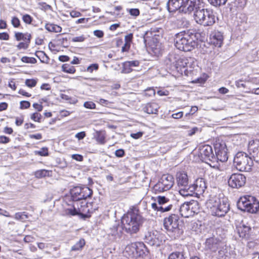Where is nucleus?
I'll return each mask as SVG.
<instances>
[{
    "label": "nucleus",
    "instance_id": "1",
    "mask_svg": "<svg viewBox=\"0 0 259 259\" xmlns=\"http://www.w3.org/2000/svg\"><path fill=\"white\" fill-rule=\"evenodd\" d=\"M145 221L137 207H132L121 219L122 229L130 234L137 233Z\"/></svg>",
    "mask_w": 259,
    "mask_h": 259
},
{
    "label": "nucleus",
    "instance_id": "2",
    "mask_svg": "<svg viewBox=\"0 0 259 259\" xmlns=\"http://www.w3.org/2000/svg\"><path fill=\"white\" fill-rule=\"evenodd\" d=\"M196 35L193 33L185 31L180 32L175 35L174 44L179 50L189 52L192 50L197 45L195 40Z\"/></svg>",
    "mask_w": 259,
    "mask_h": 259
},
{
    "label": "nucleus",
    "instance_id": "3",
    "mask_svg": "<svg viewBox=\"0 0 259 259\" xmlns=\"http://www.w3.org/2000/svg\"><path fill=\"white\" fill-rule=\"evenodd\" d=\"M87 199L78 202H73L71 205L64 209V214L67 216L81 215L88 217V214L93 213L96 208L93 207L92 202H88Z\"/></svg>",
    "mask_w": 259,
    "mask_h": 259
},
{
    "label": "nucleus",
    "instance_id": "4",
    "mask_svg": "<svg viewBox=\"0 0 259 259\" xmlns=\"http://www.w3.org/2000/svg\"><path fill=\"white\" fill-rule=\"evenodd\" d=\"M199 3V0H168L167 8L169 12L179 10L184 13H189L194 10H198Z\"/></svg>",
    "mask_w": 259,
    "mask_h": 259
},
{
    "label": "nucleus",
    "instance_id": "5",
    "mask_svg": "<svg viewBox=\"0 0 259 259\" xmlns=\"http://www.w3.org/2000/svg\"><path fill=\"white\" fill-rule=\"evenodd\" d=\"M209 203L211 205L210 207L211 214L214 216L224 217L230 208V205L226 198L212 197L209 199Z\"/></svg>",
    "mask_w": 259,
    "mask_h": 259
},
{
    "label": "nucleus",
    "instance_id": "6",
    "mask_svg": "<svg viewBox=\"0 0 259 259\" xmlns=\"http://www.w3.org/2000/svg\"><path fill=\"white\" fill-rule=\"evenodd\" d=\"M237 205L240 210L251 213H256L259 209V202L255 197L250 195L240 197Z\"/></svg>",
    "mask_w": 259,
    "mask_h": 259
},
{
    "label": "nucleus",
    "instance_id": "7",
    "mask_svg": "<svg viewBox=\"0 0 259 259\" xmlns=\"http://www.w3.org/2000/svg\"><path fill=\"white\" fill-rule=\"evenodd\" d=\"M253 158L246 153L238 152L234 158V165L236 169L241 171H249L253 165Z\"/></svg>",
    "mask_w": 259,
    "mask_h": 259
},
{
    "label": "nucleus",
    "instance_id": "8",
    "mask_svg": "<svg viewBox=\"0 0 259 259\" xmlns=\"http://www.w3.org/2000/svg\"><path fill=\"white\" fill-rule=\"evenodd\" d=\"M195 21L204 26H212L215 23V16L210 9H198L194 15Z\"/></svg>",
    "mask_w": 259,
    "mask_h": 259
},
{
    "label": "nucleus",
    "instance_id": "9",
    "mask_svg": "<svg viewBox=\"0 0 259 259\" xmlns=\"http://www.w3.org/2000/svg\"><path fill=\"white\" fill-rule=\"evenodd\" d=\"M179 217L175 214H172L164 219L163 225L167 232L174 233L175 236L178 237L183 233L180 228Z\"/></svg>",
    "mask_w": 259,
    "mask_h": 259
},
{
    "label": "nucleus",
    "instance_id": "10",
    "mask_svg": "<svg viewBox=\"0 0 259 259\" xmlns=\"http://www.w3.org/2000/svg\"><path fill=\"white\" fill-rule=\"evenodd\" d=\"M206 188L204 180L202 178L197 179L195 183L189 186L187 189L181 190V195L184 197L191 196L194 194L201 195Z\"/></svg>",
    "mask_w": 259,
    "mask_h": 259
},
{
    "label": "nucleus",
    "instance_id": "11",
    "mask_svg": "<svg viewBox=\"0 0 259 259\" xmlns=\"http://www.w3.org/2000/svg\"><path fill=\"white\" fill-rule=\"evenodd\" d=\"M174 184L173 177L170 175H163L153 187V192L159 193L169 190Z\"/></svg>",
    "mask_w": 259,
    "mask_h": 259
},
{
    "label": "nucleus",
    "instance_id": "12",
    "mask_svg": "<svg viewBox=\"0 0 259 259\" xmlns=\"http://www.w3.org/2000/svg\"><path fill=\"white\" fill-rule=\"evenodd\" d=\"M71 198L73 201L78 202L90 197L93 194L92 189L88 187H75L70 191Z\"/></svg>",
    "mask_w": 259,
    "mask_h": 259
},
{
    "label": "nucleus",
    "instance_id": "13",
    "mask_svg": "<svg viewBox=\"0 0 259 259\" xmlns=\"http://www.w3.org/2000/svg\"><path fill=\"white\" fill-rule=\"evenodd\" d=\"M199 210V204L196 201H191L184 203L180 208V212L182 217L189 218L197 213Z\"/></svg>",
    "mask_w": 259,
    "mask_h": 259
},
{
    "label": "nucleus",
    "instance_id": "14",
    "mask_svg": "<svg viewBox=\"0 0 259 259\" xmlns=\"http://www.w3.org/2000/svg\"><path fill=\"white\" fill-rule=\"evenodd\" d=\"M199 156L201 159L205 163L209 164L211 166H215V158L213 153L212 147L206 145L202 146L200 148Z\"/></svg>",
    "mask_w": 259,
    "mask_h": 259
},
{
    "label": "nucleus",
    "instance_id": "15",
    "mask_svg": "<svg viewBox=\"0 0 259 259\" xmlns=\"http://www.w3.org/2000/svg\"><path fill=\"white\" fill-rule=\"evenodd\" d=\"M214 148L215 150V162L220 161L224 162L227 161L228 157L227 154V149L225 142L220 140L216 141L214 144Z\"/></svg>",
    "mask_w": 259,
    "mask_h": 259
},
{
    "label": "nucleus",
    "instance_id": "16",
    "mask_svg": "<svg viewBox=\"0 0 259 259\" xmlns=\"http://www.w3.org/2000/svg\"><path fill=\"white\" fill-rule=\"evenodd\" d=\"M144 239L151 246H159L163 243V236L159 232L152 230L145 234Z\"/></svg>",
    "mask_w": 259,
    "mask_h": 259
},
{
    "label": "nucleus",
    "instance_id": "17",
    "mask_svg": "<svg viewBox=\"0 0 259 259\" xmlns=\"http://www.w3.org/2000/svg\"><path fill=\"white\" fill-rule=\"evenodd\" d=\"M228 183L230 187L233 188L238 189L245 185L246 177L241 174H233L228 179Z\"/></svg>",
    "mask_w": 259,
    "mask_h": 259
},
{
    "label": "nucleus",
    "instance_id": "18",
    "mask_svg": "<svg viewBox=\"0 0 259 259\" xmlns=\"http://www.w3.org/2000/svg\"><path fill=\"white\" fill-rule=\"evenodd\" d=\"M176 181L178 186L180 188L179 193L181 194V190L187 189L190 185H189V179L187 174L183 171H180L177 172Z\"/></svg>",
    "mask_w": 259,
    "mask_h": 259
},
{
    "label": "nucleus",
    "instance_id": "19",
    "mask_svg": "<svg viewBox=\"0 0 259 259\" xmlns=\"http://www.w3.org/2000/svg\"><path fill=\"white\" fill-rule=\"evenodd\" d=\"M166 64L169 65L172 69L178 70L182 67H185V64L183 60L179 58L178 55L175 54H169L166 60Z\"/></svg>",
    "mask_w": 259,
    "mask_h": 259
},
{
    "label": "nucleus",
    "instance_id": "20",
    "mask_svg": "<svg viewBox=\"0 0 259 259\" xmlns=\"http://www.w3.org/2000/svg\"><path fill=\"white\" fill-rule=\"evenodd\" d=\"M248 151L253 160L259 163V140H252L249 142Z\"/></svg>",
    "mask_w": 259,
    "mask_h": 259
},
{
    "label": "nucleus",
    "instance_id": "21",
    "mask_svg": "<svg viewBox=\"0 0 259 259\" xmlns=\"http://www.w3.org/2000/svg\"><path fill=\"white\" fill-rule=\"evenodd\" d=\"M220 244L221 241L219 239L210 237L206 239L204 244V248L211 252H215L219 249Z\"/></svg>",
    "mask_w": 259,
    "mask_h": 259
},
{
    "label": "nucleus",
    "instance_id": "22",
    "mask_svg": "<svg viewBox=\"0 0 259 259\" xmlns=\"http://www.w3.org/2000/svg\"><path fill=\"white\" fill-rule=\"evenodd\" d=\"M210 42L216 47H221L223 44L224 36L223 33L219 31H214L210 35Z\"/></svg>",
    "mask_w": 259,
    "mask_h": 259
},
{
    "label": "nucleus",
    "instance_id": "23",
    "mask_svg": "<svg viewBox=\"0 0 259 259\" xmlns=\"http://www.w3.org/2000/svg\"><path fill=\"white\" fill-rule=\"evenodd\" d=\"M237 232L239 237L245 239H248L249 237L251 228L245 224H242L237 227Z\"/></svg>",
    "mask_w": 259,
    "mask_h": 259
},
{
    "label": "nucleus",
    "instance_id": "24",
    "mask_svg": "<svg viewBox=\"0 0 259 259\" xmlns=\"http://www.w3.org/2000/svg\"><path fill=\"white\" fill-rule=\"evenodd\" d=\"M140 62L138 60L126 61L122 63V73H130L132 71V67L139 66Z\"/></svg>",
    "mask_w": 259,
    "mask_h": 259
},
{
    "label": "nucleus",
    "instance_id": "25",
    "mask_svg": "<svg viewBox=\"0 0 259 259\" xmlns=\"http://www.w3.org/2000/svg\"><path fill=\"white\" fill-rule=\"evenodd\" d=\"M122 226H120L118 223H115L110 228V234L115 238H121L122 235Z\"/></svg>",
    "mask_w": 259,
    "mask_h": 259
},
{
    "label": "nucleus",
    "instance_id": "26",
    "mask_svg": "<svg viewBox=\"0 0 259 259\" xmlns=\"http://www.w3.org/2000/svg\"><path fill=\"white\" fill-rule=\"evenodd\" d=\"M159 108V107L157 103H149L144 106L143 110L148 114H157Z\"/></svg>",
    "mask_w": 259,
    "mask_h": 259
},
{
    "label": "nucleus",
    "instance_id": "27",
    "mask_svg": "<svg viewBox=\"0 0 259 259\" xmlns=\"http://www.w3.org/2000/svg\"><path fill=\"white\" fill-rule=\"evenodd\" d=\"M151 207L155 210L160 211L161 212H165L169 211L171 209L172 207V204L171 203H169L168 204L167 203L166 204L157 207L156 203H152L151 204Z\"/></svg>",
    "mask_w": 259,
    "mask_h": 259
},
{
    "label": "nucleus",
    "instance_id": "28",
    "mask_svg": "<svg viewBox=\"0 0 259 259\" xmlns=\"http://www.w3.org/2000/svg\"><path fill=\"white\" fill-rule=\"evenodd\" d=\"M15 37L17 41L23 40L30 42L31 35L29 33H23L22 32H15Z\"/></svg>",
    "mask_w": 259,
    "mask_h": 259
},
{
    "label": "nucleus",
    "instance_id": "29",
    "mask_svg": "<svg viewBox=\"0 0 259 259\" xmlns=\"http://www.w3.org/2000/svg\"><path fill=\"white\" fill-rule=\"evenodd\" d=\"M232 256L234 258V254H231L226 248L219 250L217 254L218 259H231Z\"/></svg>",
    "mask_w": 259,
    "mask_h": 259
},
{
    "label": "nucleus",
    "instance_id": "30",
    "mask_svg": "<svg viewBox=\"0 0 259 259\" xmlns=\"http://www.w3.org/2000/svg\"><path fill=\"white\" fill-rule=\"evenodd\" d=\"M45 28L49 32H60L62 30L60 26L52 23H47Z\"/></svg>",
    "mask_w": 259,
    "mask_h": 259
},
{
    "label": "nucleus",
    "instance_id": "31",
    "mask_svg": "<svg viewBox=\"0 0 259 259\" xmlns=\"http://www.w3.org/2000/svg\"><path fill=\"white\" fill-rule=\"evenodd\" d=\"M35 56L44 63H48L50 58L44 51H36Z\"/></svg>",
    "mask_w": 259,
    "mask_h": 259
},
{
    "label": "nucleus",
    "instance_id": "32",
    "mask_svg": "<svg viewBox=\"0 0 259 259\" xmlns=\"http://www.w3.org/2000/svg\"><path fill=\"white\" fill-rule=\"evenodd\" d=\"M156 200L157 202L156 203L157 207L166 204L167 203L168 204L169 203H171L170 199L164 196H158L156 197Z\"/></svg>",
    "mask_w": 259,
    "mask_h": 259
},
{
    "label": "nucleus",
    "instance_id": "33",
    "mask_svg": "<svg viewBox=\"0 0 259 259\" xmlns=\"http://www.w3.org/2000/svg\"><path fill=\"white\" fill-rule=\"evenodd\" d=\"M96 140L100 144H104L105 143V135L101 131H97L95 135Z\"/></svg>",
    "mask_w": 259,
    "mask_h": 259
},
{
    "label": "nucleus",
    "instance_id": "34",
    "mask_svg": "<svg viewBox=\"0 0 259 259\" xmlns=\"http://www.w3.org/2000/svg\"><path fill=\"white\" fill-rule=\"evenodd\" d=\"M168 259H186V257L183 252L176 251L170 253Z\"/></svg>",
    "mask_w": 259,
    "mask_h": 259
},
{
    "label": "nucleus",
    "instance_id": "35",
    "mask_svg": "<svg viewBox=\"0 0 259 259\" xmlns=\"http://www.w3.org/2000/svg\"><path fill=\"white\" fill-rule=\"evenodd\" d=\"M62 71L70 74H73L75 72V69L74 66L70 64H65L62 66Z\"/></svg>",
    "mask_w": 259,
    "mask_h": 259
},
{
    "label": "nucleus",
    "instance_id": "36",
    "mask_svg": "<svg viewBox=\"0 0 259 259\" xmlns=\"http://www.w3.org/2000/svg\"><path fill=\"white\" fill-rule=\"evenodd\" d=\"M85 244V241L83 239H80L77 242L75 243L71 247L73 251H77L81 249Z\"/></svg>",
    "mask_w": 259,
    "mask_h": 259
},
{
    "label": "nucleus",
    "instance_id": "37",
    "mask_svg": "<svg viewBox=\"0 0 259 259\" xmlns=\"http://www.w3.org/2000/svg\"><path fill=\"white\" fill-rule=\"evenodd\" d=\"M50 171L46 169H40L37 170L35 172V176L37 178H41L50 175Z\"/></svg>",
    "mask_w": 259,
    "mask_h": 259
},
{
    "label": "nucleus",
    "instance_id": "38",
    "mask_svg": "<svg viewBox=\"0 0 259 259\" xmlns=\"http://www.w3.org/2000/svg\"><path fill=\"white\" fill-rule=\"evenodd\" d=\"M14 218L16 220L24 221L28 219V215L25 212H19L15 213Z\"/></svg>",
    "mask_w": 259,
    "mask_h": 259
},
{
    "label": "nucleus",
    "instance_id": "39",
    "mask_svg": "<svg viewBox=\"0 0 259 259\" xmlns=\"http://www.w3.org/2000/svg\"><path fill=\"white\" fill-rule=\"evenodd\" d=\"M227 0H208V2L215 7L225 5Z\"/></svg>",
    "mask_w": 259,
    "mask_h": 259
},
{
    "label": "nucleus",
    "instance_id": "40",
    "mask_svg": "<svg viewBox=\"0 0 259 259\" xmlns=\"http://www.w3.org/2000/svg\"><path fill=\"white\" fill-rule=\"evenodd\" d=\"M21 60L23 62L26 63L35 64L37 62L35 58L27 56L22 57Z\"/></svg>",
    "mask_w": 259,
    "mask_h": 259
},
{
    "label": "nucleus",
    "instance_id": "41",
    "mask_svg": "<svg viewBox=\"0 0 259 259\" xmlns=\"http://www.w3.org/2000/svg\"><path fill=\"white\" fill-rule=\"evenodd\" d=\"M25 85L29 88L34 87L37 83V80L34 79H27L25 82Z\"/></svg>",
    "mask_w": 259,
    "mask_h": 259
},
{
    "label": "nucleus",
    "instance_id": "42",
    "mask_svg": "<svg viewBox=\"0 0 259 259\" xmlns=\"http://www.w3.org/2000/svg\"><path fill=\"white\" fill-rule=\"evenodd\" d=\"M35 153L42 156H46L49 155L48 148L47 147H42L40 150L35 151Z\"/></svg>",
    "mask_w": 259,
    "mask_h": 259
},
{
    "label": "nucleus",
    "instance_id": "43",
    "mask_svg": "<svg viewBox=\"0 0 259 259\" xmlns=\"http://www.w3.org/2000/svg\"><path fill=\"white\" fill-rule=\"evenodd\" d=\"M32 17L28 14H25L22 16V20L26 24H30L32 23Z\"/></svg>",
    "mask_w": 259,
    "mask_h": 259
},
{
    "label": "nucleus",
    "instance_id": "44",
    "mask_svg": "<svg viewBox=\"0 0 259 259\" xmlns=\"http://www.w3.org/2000/svg\"><path fill=\"white\" fill-rule=\"evenodd\" d=\"M83 106L87 109H93L96 108V104L92 101H87L83 104Z\"/></svg>",
    "mask_w": 259,
    "mask_h": 259
},
{
    "label": "nucleus",
    "instance_id": "45",
    "mask_svg": "<svg viewBox=\"0 0 259 259\" xmlns=\"http://www.w3.org/2000/svg\"><path fill=\"white\" fill-rule=\"evenodd\" d=\"M41 118V114L37 112L33 113L31 116V119L36 122H40Z\"/></svg>",
    "mask_w": 259,
    "mask_h": 259
},
{
    "label": "nucleus",
    "instance_id": "46",
    "mask_svg": "<svg viewBox=\"0 0 259 259\" xmlns=\"http://www.w3.org/2000/svg\"><path fill=\"white\" fill-rule=\"evenodd\" d=\"M11 23L12 25L15 28H17L20 25V21L19 19L16 17H12L11 20Z\"/></svg>",
    "mask_w": 259,
    "mask_h": 259
},
{
    "label": "nucleus",
    "instance_id": "47",
    "mask_svg": "<svg viewBox=\"0 0 259 259\" xmlns=\"http://www.w3.org/2000/svg\"><path fill=\"white\" fill-rule=\"evenodd\" d=\"M30 42L28 41H23L20 42L17 46V48L19 50L23 49H26L28 48Z\"/></svg>",
    "mask_w": 259,
    "mask_h": 259
},
{
    "label": "nucleus",
    "instance_id": "48",
    "mask_svg": "<svg viewBox=\"0 0 259 259\" xmlns=\"http://www.w3.org/2000/svg\"><path fill=\"white\" fill-rule=\"evenodd\" d=\"M30 106V103L27 101H22L20 103V108L21 109H27Z\"/></svg>",
    "mask_w": 259,
    "mask_h": 259
},
{
    "label": "nucleus",
    "instance_id": "49",
    "mask_svg": "<svg viewBox=\"0 0 259 259\" xmlns=\"http://www.w3.org/2000/svg\"><path fill=\"white\" fill-rule=\"evenodd\" d=\"M99 68V65L98 64H92L91 65H90L88 68L87 70L92 73L93 72L94 70H97Z\"/></svg>",
    "mask_w": 259,
    "mask_h": 259
},
{
    "label": "nucleus",
    "instance_id": "50",
    "mask_svg": "<svg viewBox=\"0 0 259 259\" xmlns=\"http://www.w3.org/2000/svg\"><path fill=\"white\" fill-rule=\"evenodd\" d=\"M85 39V36L83 35H81L79 36H76L72 38L73 42H83Z\"/></svg>",
    "mask_w": 259,
    "mask_h": 259
},
{
    "label": "nucleus",
    "instance_id": "51",
    "mask_svg": "<svg viewBox=\"0 0 259 259\" xmlns=\"http://www.w3.org/2000/svg\"><path fill=\"white\" fill-rule=\"evenodd\" d=\"M130 14L133 16L137 17L140 14V11L138 9H131L128 10Z\"/></svg>",
    "mask_w": 259,
    "mask_h": 259
},
{
    "label": "nucleus",
    "instance_id": "52",
    "mask_svg": "<svg viewBox=\"0 0 259 259\" xmlns=\"http://www.w3.org/2000/svg\"><path fill=\"white\" fill-rule=\"evenodd\" d=\"M133 38V34L131 33L125 36L124 40L125 42L131 44Z\"/></svg>",
    "mask_w": 259,
    "mask_h": 259
},
{
    "label": "nucleus",
    "instance_id": "53",
    "mask_svg": "<svg viewBox=\"0 0 259 259\" xmlns=\"http://www.w3.org/2000/svg\"><path fill=\"white\" fill-rule=\"evenodd\" d=\"M236 4L237 5V7L243 8L244 7L246 4V0H236Z\"/></svg>",
    "mask_w": 259,
    "mask_h": 259
},
{
    "label": "nucleus",
    "instance_id": "54",
    "mask_svg": "<svg viewBox=\"0 0 259 259\" xmlns=\"http://www.w3.org/2000/svg\"><path fill=\"white\" fill-rule=\"evenodd\" d=\"M86 136V134L84 132H81L77 133L75 135V137L79 140L83 139Z\"/></svg>",
    "mask_w": 259,
    "mask_h": 259
},
{
    "label": "nucleus",
    "instance_id": "55",
    "mask_svg": "<svg viewBox=\"0 0 259 259\" xmlns=\"http://www.w3.org/2000/svg\"><path fill=\"white\" fill-rule=\"evenodd\" d=\"M115 155L117 157H122L124 155V151L122 149H118L115 151Z\"/></svg>",
    "mask_w": 259,
    "mask_h": 259
},
{
    "label": "nucleus",
    "instance_id": "56",
    "mask_svg": "<svg viewBox=\"0 0 259 259\" xmlns=\"http://www.w3.org/2000/svg\"><path fill=\"white\" fill-rule=\"evenodd\" d=\"M72 158L77 161H81L83 160V156L80 154H73L71 156Z\"/></svg>",
    "mask_w": 259,
    "mask_h": 259
},
{
    "label": "nucleus",
    "instance_id": "57",
    "mask_svg": "<svg viewBox=\"0 0 259 259\" xmlns=\"http://www.w3.org/2000/svg\"><path fill=\"white\" fill-rule=\"evenodd\" d=\"M10 142V139L5 136H0V143L6 144Z\"/></svg>",
    "mask_w": 259,
    "mask_h": 259
},
{
    "label": "nucleus",
    "instance_id": "58",
    "mask_svg": "<svg viewBox=\"0 0 259 259\" xmlns=\"http://www.w3.org/2000/svg\"><path fill=\"white\" fill-rule=\"evenodd\" d=\"M143 133L141 132L137 133H132L131 134V137L135 139H138L143 136Z\"/></svg>",
    "mask_w": 259,
    "mask_h": 259
},
{
    "label": "nucleus",
    "instance_id": "59",
    "mask_svg": "<svg viewBox=\"0 0 259 259\" xmlns=\"http://www.w3.org/2000/svg\"><path fill=\"white\" fill-rule=\"evenodd\" d=\"M94 34L98 38H101L104 35V32L100 30H96L94 31Z\"/></svg>",
    "mask_w": 259,
    "mask_h": 259
},
{
    "label": "nucleus",
    "instance_id": "60",
    "mask_svg": "<svg viewBox=\"0 0 259 259\" xmlns=\"http://www.w3.org/2000/svg\"><path fill=\"white\" fill-rule=\"evenodd\" d=\"M9 38V35L7 32L0 33V39L7 40Z\"/></svg>",
    "mask_w": 259,
    "mask_h": 259
},
{
    "label": "nucleus",
    "instance_id": "61",
    "mask_svg": "<svg viewBox=\"0 0 259 259\" xmlns=\"http://www.w3.org/2000/svg\"><path fill=\"white\" fill-rule=\"evenodd\" d=\"M243 80L240 79V80H238L237 81H236L235 82V85H236V87L238 88H245V84L243 82Z\"/></svg>",
    "mask_w": 259,
    "mask_h": 259
},
{
    "label": "nucleus",
    "instance_id": "62",
    "mask_svg": "<svg viewBox=\"0 0 259 259\" xmlns=\"http://www.w3.org/2000/svg\"><path fill=\"white\" fill-rule=\"evenodd\" d=\"M71 17L72 18L78 17L81 16V13L76 11H72L70 13Z\"/></svg>",
    "mask_w": 259,
    "mask_h": 259
},
{
    "label": "nucleus",
    "instance_id": "63",
    "mask_svg": "<svg viewBox=\"0 0 259 259\" xmlns=\"http://www.w3.org/2000/svg\"><path fill=\"white\" fill-rule=\"evenodd\" d=\"M183 112L182 111H180L178 113L172 114L171 116L172 118H174L175 119H180L183 116Z\"/></svg>",
    "mask_w": 259,
    "mask_h": 259
},
{
    "label": "nucleus",
    "instance_id": "64",
    "mask_svg": "<svg viewBox=\"0 0 259 259\" xmlns=\"http://www.w3.org/2000/svg\"><path fill=\"white\" fill-rule=\"evenodd\" d=\"M131 47V44L125 42L124 46L122 47V52H128Z\"/></svg>",
    "mask_w": 259,
    "mask_h": 259
}]
</instances>
